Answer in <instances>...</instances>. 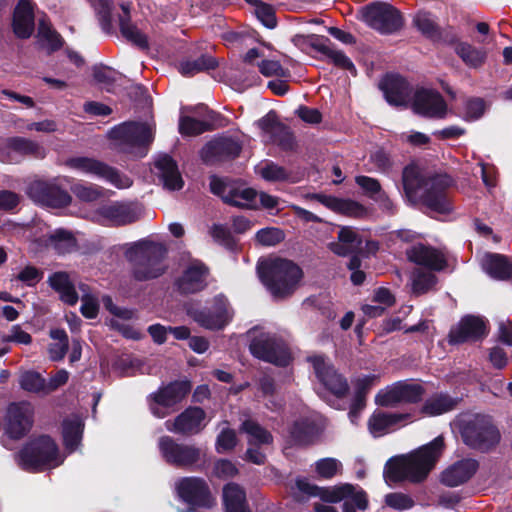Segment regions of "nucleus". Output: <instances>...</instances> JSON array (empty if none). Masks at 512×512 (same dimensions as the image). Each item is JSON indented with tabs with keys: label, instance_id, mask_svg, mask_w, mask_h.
Listing matches in <instances>:
<instances>
[{
	"label": "nucleus",
	"instance_id": "obj_62",
	"mask_svg": "<svg viewBox=\"0 0 512 512\" xmlns=\"http://www.w3.org/2000/svg\"><path fill=\"white\" fill-rule=\"evenodd\" d=\"M257 172L267 181H281L287 178L285 169L272 162L266 163L263 166L257 168Z\"/></svg>",
	"mask_w": 512,
	"mask_h": 512
},
{
	"label": "nucleus",
	"instance_id": "obj_56",
	"mask_svg": "<svg viewBox=\"0 0 512 512\" xmlns=\"http://www.w3.org/2000/svg\"><path fill=\"white\" fill-rule=\"evenodd\" d=\"M413 23L422 34L428 37H433L438 33L435 20L429 12H418L414 16Z\"/></svg>",
	"mask_w": 512,
	"mask_h": 512
},
{
	"label": "nucleus",
	"instance_id": "obj_19",
	"mask_svg": "<svg viewBox=\"0 0 512 512\" xmlns=\"http://www.w3.org/2000/svg\"><path fill=\"white\" fill-rule=\"evenodd\" d=\"M206 413L200 407H188L173 420L165 422V428L172 433L195 435L206 426Z\"/></svg>",
	"mask_w": 512,
	"mask_h": 512
},
{
	"label": "nucleus",
	"instance_id": "obj_18",
	"mask_svg": "<svg viewBox=\"0 0 512 512\" xmlns=\"http://www.w3.org/2000/svg\"><path fill=\"white\" fill-rule=\"evenodd\" d=\"M176 490L178 496L190 505L211 507L215 503L206 482L201 478H182L176 483Z\"/></svg>",
	"mask_w": 512,
	"mask_h": 512
},
{
	"label": "nucleus",
	"instance_id": "obj_45",
	"mask_svg": "<svg viewBox=\"0 0 512 512\" xmlns=\"http://www.w3.org/2000/svg\"><path fill=\"white\" fill-rule=\"evenodd\" d=\"M208 120H198L189 116H181L179 120V132L182 135L194 136L212 129L213 113H208Z\"/></svg>",
	"mask_w": 512,
	"mask_h": 512
},
{
	"label": "nucleus",
	"instance_id": "obj_35",
	"mask_svg": "<svg viewBox=\"0 0 512 512\" xmlns=\"http://www.w3.org/2000/svg\"><path fill=\"white\" fill-rule=\"evenodd\" d=\"M482 268L492 278L506 280L512 276V264L500 254H485L482 258Z\"/></svg>",
	"mask_w": 512,
	"mask_h": 512
},
{
	"label": "nucleus",
	"instance_id": "obj_11",
	"mask_svg": "<svg viewBox=\"0 0 512 512\" xmlns=\"http://www.w3.org/2000/svg\"><path fill=\"white\" fill-rule=\"evenodd\" d=\"M249 349L256 358L278 366H286L290 361L285 343L271 333L253 332Z\"/></svg>",
	"mask_w": 512,
	"mask_h": 512
},
{
	"label": "nucleus",
	"instance_id": "obj_61",
	"mask_svg": "<svg viewBox=\"0 0 512 512\" xmlns=\"http://www.w3.org/2000/svg\"><path fill=\"white\" fill-rule=\"evenodd\" d=\"M256 239L264 246H274L284 239V233L279 228L268 227L259 230L256 234Z\"/></svg>",
	"mask_w": 512,
	"mask_h": 512
},
{
	"label": "nucleus",
	"instance_id": "obj_2",
	"mask_svg": "<svg viewBox=\"0 0 512 512\" xmlns=\"http://www.w3.org/2000/svg\"><path fill=\"white\" fill-rule=\"evenodd\" d=\"M402 182L405 196L410 203L423 202L438 213H448L451 210L450 202L443 193L451 183L448 176L426 178L417 166L409 165L403 170Z\"/></svg>",
	"mask_w": 512,
	"mask_h": 512
},
{
	"label": "nucleus",
	"instance_id": "obj_31",
	"mask_svg": "<svg viewBox=\"0 0 512 512\" xmlns=\"http://www.w3.org/2000/svg\"><path fill=\"white\" fill-rule=\"evenodd\" d=\"M314 198L330 210L345 216L358 218L366 214V208L354 200L324 194H316Z\"/></svg>",
	"mask_w": 512,
	"mask_h": 512
},
{
	"label": "nucleus",
	"instance_id": "obj_37",
	"mask_svg": "<svg viewBox=\"0 0 512 512\" xmlns=\"http://www.w3.org/2000/svg\"><path fill=\"white\" fill-rule=\"evenodd\" d=\"M122 14L119 16V26L122 35L134 45L145 49L148 47L147 37L130 21V4L120 5Z\"/></svg>",
	"mask_w": 512,
	"mask_h": 512
},
{
	"label": "nucleus",
	"instance_id": "obj_1",
	"mask_svg": "<svg viewBox=\"0 0 512 512\" xmlns=\"http://www.w3.org/2000/svg\"><path fill=\"white\" fill-rule=\"evenodd\" d=\"M443 447L444 439L438 436L406 457L390 459L384 470L386 481L388 483L404 480L423 481L438 461Z\"/></svg>",
	"mask_w": 512,
	"mask_h": 512
},
{
	"label": "nucleus",
	"instance_id": "obj_8",
	"mask_svg": "<svg viewBox=\"0 0 512 512\" xmlns=\"http://www.w3.org/2000/svg\"><path fill=\"white\" fill-rule=\"evenodd\" d=\"M114 145L121 152L135 157H144L148 146L153 141V131L150 125L138 122H125L109 132Z\"/></svg>",
	"mask_w": 512,
	"mask_h": 512
},
{
	"label": "nucleus",
	"instance_id": "obj_27",
	"mask_svg": "<svg viewBox=\"0 0 512 512\" xmlns=\"http://www.w3.org/2000/svg\"><path fill=\"white\" fill-rule=\"evenodd\" d=\"M156 174L167 190H180L184 181L179 172L176 162L169 155H160L155 160Z\"/></svg>",
	"mask_w": 512,
	"mask_h": 512
},
{
	"label": "nucleus",
	"instance_id": "obj_51",
	"mask_svg": "<svg viewBox=\"0 0 512 512\" xmlns=\"http://www.w3.org/2000/svg\"><path fill=\"white\" fill-rule=\"evenodd\" d=\"M9 147L20 154L32 155L36 158L45 157V149L37 142L23 137H13L9 140Z\"/></svg>",
	"mask_w": 512,
	"mask_h": 512
},
{
	"label": "nucleus",
	"instance_id": "obj_4",
	"mask_svg": "<svg viewBox=\"0 0 512 512\" xmlns=\"http://www.w3.org/2000/svg\"><path fill=\"white\" fill-rule=\"evenodd\" d=\"M257 269L262 283L275 298L292 294L303 276L297 264L282 258L264 260Z\"/></svg>",
	"mask_w": 512,
	"mask_h": 512
},
{
	"label": "nucleus",
	"instance_id": "obj_25",
	"mask_svg": "<svg viewBox=\"0 0 512 512\" xmlns=\"http://www.w3.org/2000/svg\"><path fill=\"white\" fill-rule=\"evenodd\" d=\"M406 256L409 261L434 271L444 269L447 264L442 252L422 243L407 248Z\"/></svg>",
	"mask_w": 512,
	"mask_h": 512
},
{
	"label": "nucleus",
	"instance_id": "obj_13",
	"mask_svg": "<svg viewBox=\"0 0 512 512\" xmlns=\"http://www.w3.org/2000/svg\"><path fill=\"white\" fill-rule=\"evenodd\" d=\"M141 212L135 203L112 202L93 211L89 219L103 226H122L137 221Z\"/></svg>",
	"mask_w": 512,
	"mask_h": 512
},
{
	"label": "nucleus",
	"instance_id": "obj_49",
	"mask_svg": "<svg viewBox=\"0 0 512 512\" xmlns=\"http://www.w3.org/2000/svg\"><path fill=\"white\" fill-rule=\"evenodd\" d=\"M217 66L215 58L210 55H201L194 60H186L180 63V72L185 76H192L196 73L214 69Z\"/></svg>",
	"mask_w": 512,
	"mask_h": 512
},
{
	"label": "nucleus",
	"instance_id": "obj_39",
	"mask_svg": "<svg viewBox=\"0 0 512 512\" xmlns=\"http://www.w3.org/2000/svg\"><path fill=\"white\" fill-rule=\"evenodd\" d=\"M223 501L226 512H250L245 491L236 483H228L224 486Z\"/></svg>",
	"mask_w": 512,
	"mask_h": 512
},
{
	"label": "nucleus",
	"instance_id": "obj_43",
	"mask_svg": "<svg viewBox=\"0 0 512 512\" xmlns=\"http://www.w3.org/2000/svg\"><path fill=\"white\" fill-rule=\"evenodd\" d=\"M48 245L59 254L70 253L77 247V241L71 231L56 229L48 238Z\"/></svg>",
	"mask_w": 512,
	"mask_h": 512
},
{
	"label": "nucleus",
	"instance_id": "obj_44",
	"mask_svg": "<svg viewBox=\"0 0 512 512\" xmlns=\"http://www.w3.org/2000/svg\"><path fill=\"white\" fill-rule=\"evenodd\" d=\"M420 268H415L410 276L411 289L416 295H421L431 290L437 283L435 274Z\"/></svg>",
	"mask_w": 512,
	"mask_h": 512
},
{
	"label": "nucleus",
	"instance_id": "obj_21",
	"mask_svg": "<svg viewBox=\"0 0 512 512\" xmlns=\"http://www.w3.org/2000/svg\"><path fill=\"white\" fill-rule=\"evenodd\" d=\"M28 194L35 202L50 207L65 206L71 200L70 195L56 184L41 180L30 184Z\"/></svg>",
	"mask_w": 512,
	"mask_h": 512
},
{
	"label": "nucleus",
	"instance_id": "obj_16",
	"mask_svg": "<svg viewBox=\"0 0 512 512\" xmlns=\"http://www.w3.org/2000/svg\"><path fill=\"white\" fill-rule=\"evenodd\" d=\"M34 407L28 401L11 403L7 408L5 433L12 439L24 437L32 428Z\"/></svg>",
	"mask_w": 512,
	"mask_h": 512
},
{
	"label": "nucleus",
	"instance_id": "obj_23",
	"mask_svg": "<svg viewBox=\"0 0 512 512\" xmlns=\"http://www.w3.org/2000/svg\"><path fill=\"white\" fill-rule=\"evenodd\" d=\"M241 151L240 144L228 137H220L208 142L201 150V157L206 163H216L235 158Z\"/></svg>",
	"mask_w": 512,
	"mask_h": 512
},
{
	"label": "nucleus",
	"instance_id": "obj_36",
	"mask_svg": "<svg viewBox=\"0 0 512 512\" xmlns=\"http://www.w3.org/2000/svg\"><path fill=\"white\" fill-rule=\"evenodd\" d=\"M49 285L60 295V299L68 305H75L79 295L66 272H55L48 278Z\"/></svg>",
	"mask_w": 512,
	"mask_h": 512
},
{
	"label": "nucleus",
	"instance_id": "obj_14",
	"mask_svg": "<svg viewBox=\"0 0 512 512\" xmlns=\"http://www.w3.org/2000/svg\"><path fill=\"white\" fill-rule=\"evenodd\" d=\"M161 457L169 464L188 468L196 465L202 457L200 448L191 444L177 443L170 436H161L158 440Z\"/></svg>",
	"mask_w": 512,
	"mask_h": 512
},
{
	"label": "nucleus",
	"instance_id": "obj_28",
	"mask_svg": "<svg viewBox=\"0 0 512 512\" xmlns=\"http://www.w3.org/2000/svg\"><path fill=\"white\" fill-rule=\"evenodd\" d=\"M387 102L394 106H405L410 96L408 82L399 75H388L381 82Z\"/></svg>",
	"mask_w": 512,
	"mask_h": 512
},
{
	"label": "nucleus",
	"instance_id": "obj_24",
	"mask_svg": "<svg viewBox=\"0 0 512 512\" xmlns=\"http://www.w3.org/2000/svg\"><path fill=\"white\" fill-rule=\"evenodd\" d=\"M486 325L482 318L466 316L453 327L449 333V343L459 344L470 340H478L486 336Z\"/></svg>",
	"mask_w": 512,
	"mask_h": 512
},
{
	"label": "nucleus",
	"instance_id": "obj_29",
	"mask_svg": "<svg viewBox=\"0 0 512 512\" xmlns=\"http://www.w3.org/2000/svg\"><path fill=\"white\" fill-rule=\"evenodd\" d=\"M478 462L474 459H462L443 471L441 481L443 484L456 487L468 481L477 471Z\"/></svg>",
	"mask_w": 512,
	"mask_h": 512
},
{
	"label": "nucleus",
	"instance_id": "obj_53",
	"mask_svg": "<svg viewBox=\"0 0 512 512\" xmlns=\"http://www.w3.org/2000/svg\"><path fill=\"white\" fill-rule=\"evenodd\" d=\"M456 53L463 62L470 67L482 65L486 59L484 50L473 47L468 43H460L456 47Z\"/></svg>",
	"mask_w": 512,
	"mask_h": 512
},
{
	"label": "nucleus",
	"instance_id": "obj_30",
	"mask_svg": "<svg viewBox=\"0 0 512 512\" xmlns=\"http://www.w3.org/2000/svg\"><path fill=\"white\" fill-rule=\"evenodd\" d=\"M244 61L248 64L256 65L260 73L265 77H285L287 70L283 68L279 61L267 59L263 49L252 48L245 57Z\"/></svg>",
	"mask_w": 512,
	"mask_h": 512
},
{
	"label": "nucleus",
	"instance_id": "obj_9",
	"mask_svg": "<svg viewBox=\"0 0 512 512\" xmlns=\"http://www.w3.org/2000/svg\"><path fill=\"white\" fill-rule=\"evenodd\" d=\"M359 19L381 34H393L403 26L400 12L385 2H373L359 10Z\"/></svg>",
	"mask_w": 512,
	"mask_h": 512
},
{
	"label": "nucleus",
	"instance_id": "obj_60",
	"mask_svg": "<svg viewBox=\"0 0 512 512\" xmlns=\"http://www.w3.org/2000/svg\"><path fill=\"white\" fill-rule=\"evenodd\" d=\"M237 444L236 432L229 427H224L216 439V451L223 453L232 450Z\"/></svg>",
	"mask_w": 512,
	"mask_h": 512
},
{
	"label": "nucleus",
	"instance_id": "obj_59",
	"mask_svg": "<svg viewBox=\"0 0 512 512\" xmlns=\"http://www.w3.org/2000/svg\"><path fill=\"white\" fill-rule=\"evenodd\" d=\"M93 76L98 84L110 91L119 74L109 67L102 66L94 68Z\"/></svg>",
	"mask_w": 512,
	"mask_h": 512
},
{
	"label": "nucleus",
	"instance_id": "obj_6",
	"mask_svg": "<svg viewBox=\"0 0 512 512\" xmlns=\"http://www.w3.org/2000/svg\"><path fill=\"white\" fill-rule=\"evenodd\" d=\"M299 491L309 497H318L323 502L336 503L344 501L343 512H356V509L365 510L368 500L365 492L352 484H341L333 487H318L306 479L296 482Z\"/></svg>",
	"mask_w": 512,
	"mask_h": 512
},
{
	"label": "nucleus",
	"instance_id": "obj_7",
	"mask_svg": "<svg viewBox=\"0 0 512 512\" xmlns=\"http://www.w3.org/2000/svg\"><path fill=\"white\" fill-rule=\"evenodd\" d=\"M56 443L48 436H41L28 442L17 454L19 466L28 471L52 469L63 462Z\"/></svg>",
	"mask_w": 512,
	"mask_h": 512
},
{
	"label": "nucleus",
	"instance_id": "obj_48",
	"mask_svg": "<svg viewBox=\"0 0 512 512\" xmlns=\"http://www.w3.org/2000/svg\"><path fill=\"white\" fill-rule=\"evenodd\" d=\"M38 37L48 53H52L62 47L63 40L61 36L54 31L44 19L39 21Z\"/></svg>",
	"mask_w": 512,
	"mask_h": 512
},
{
	"label": "nucleus",
	"instance_id": "obj_64",
	"mask_svg": "<svg viewBox=\"0 0 512 512\" xmlns=\"http://www.w3.org/2000/svg\"><path fill=\"white\" fill-rule=\"evenodd\" d=\"M72 191L80 200L86 202H93L102 196V189L95 185L77 184Z\"/></svg>",
	"mask_w": 512,
	"mask_h": 512
},
{
	"label": "nucleus",
	"instance_id": "obj_38",
	"mask_svg": "<svg viewBox=\"0 0 512 512\" xmlns=\"http://www.w3.org/2000/svg\"><path fill=\"white\" fill-rule=\"evenodd\" d=\"M458 399L446 393H436L426 399L422 412L428 416H438L456 408Z\"/></svg>",
	"mask_w": 512,
	"mask_h": 512
},
{
	"label": "nucleus",
	"instance_id": "obj_34",
	"mask_svg": "<svg viewBox=\"0 0 512 512\" xmlns=\"http://www.w3.org/2000/svg\"><path fill=\"white\" fill-rule=\"evenodd\" d=\"M362 238L357 230L352 227H342L338 233V242L330 244L331 250L345 256L360 249Z\"/></svg>",
	"mask_w": 512,
	"mask_h": 512
},
{
	"label": "nucleus",
	"instance_id": "obj_32",
	"mask_svg": "<svg viewBox=\"0 0 512 512\" xmlns=\"http://www.w3.org/2000/svg\"><path fill=\"white\" fill-rule=\"evenodd\" d=\"M13 29L20 38H28L34 29V15L29 0H20L14 11Z\"/></svg>",
	"mask_w": 512,
	"mask_h": 512
},
{
	"label": "nucleus",
	"instance_id": "obj_42",
	"mask_svg": "<svg viewBox=\"0 0 512 512\" xmlns=\"http://www.w3.org/2000/svg\"><path fill=\"white\" fill-rule=\"evenodd\" d=\"M257 192L252 188L236 186L233 191L225 197V203L248 209L257 208Z\"/></svg>",
	"mask_w": 512,
	"mask_h": 512
},
{
	"label": "nucleus",
	"instance_id": "obj_40",
	"mask_svg": "<svg viewBox=\"0 0 512 512\" xmlns=\"http://www.w3.org/2000/svg\"><path fill=\"white\" fill-rule=\"evenodd\" d=\"M239 430L247 435V441L250 445H269L273 442L271 433L252 419L243 421Z\"/></svg>",
	"mask_w": 512,
	"mask_h": 512
},
{
	"label": "nucleus",
	"instance_id": "obj_17",
	"mask_svg": "<svg viewBox=\"0 0 512 512\" xmlns=\"http://www.w3.org/2000/svg\"><path fill=\"white\" fill-rule=\"evenodd\" d=\"M319 382L332 394L342 397L348 391L347 380L337 373L329 359L323 355L308 358Z\"/></svg>",
	"mask_w": 512,
	"mask_h": 512
},
{
	"label": "nucleus",
	"instance_id": "obj_63",
	"mask_svg": "<svg viewBox=\"0 0 512 512\" xmlns=\"http://www.w3.org/2000/svg\"><path fill=\"white\" fill-rule=\"evenodd\" d=\"M95 10L97 12L99 22L101 28L105 32H109L111 30V11H112V3L110 0H98L95 4Z\"/></svg>",
	"mask_w": 512,
	"mask_h": 512
},
{
	"label": "nucleus",
	"instance_id": "obj_54",
	"mask_svg": "<svg viewBox=\"0 0 512 512\" xmlns=\"http://www.w3.org/2000/svg\"><path fill=\"white\" fill-rule=\"evenodd\" d=\"M317 50L328 57L334 65L350 71L353 75L356 74V68L354 64L342 51L333 49L328 43L318 44Z\"/></svg>",
	"mask_w": 512,
	"mask_h": 512
},
{
	"label": "nucleus",
	"instance_id": "obj_57",
	"mask_svg": "<svg viewBox=\"0 0 512 512\" xmlns=\"http://www.w3.org/2000/svg\"><path fill=\"white\" fill-rule=\"evenodd\" d=\"M376 404L392 407L402 403L398 383L380 390L375 397Z\"/></svg>",
	"mask_w": 512,
	"mask_h": 512
},
{
	"label": "nucleus",
	"instance_id": "obj_55",
	"mask_svg": "<svg viewBox=\"0 0 512 512\" xmlns=\"http://www.w3.org/2000/svg\"><path fill=\"white\" fill-rule=\"evenodd\" d=\"M80 292V299L82 301L81 305V313L84 317L88 319H94L98 315L99 311V303L94 294H92L91 289L86 284H79L78 286Z\"/></svg>",
	"mask_w": 512,
	"mask_h": 512
},
{
	"label": "nucleus",
	"instance_id": "obj_46",
	"mask_svg": "<svg viewBox=\"0 0 512 512\" xmlns=\"http://www.w3.org/2000/svg\"><path fill=\"white\" fill-rule=\"evenodd\" d=\"M18 383L20 388L26 392L46 394V380L36 371H21L19 373Z\"/></svg>",
	"mask_w": 512,
	"mask_h": 512
},
{
	"label": "nucleus",
	"instance_id": "obj_26",
	"mask_svg": "<svg viewBox=\"0 0 512 512\" xmlns=\"http://www.w3.org/2000/svg\"><path fill=\"white\" fill-rule=\"evenodd\" d=\"M258 126L263 132L265 140L280 146L282 149H291L293 146V136L289 128L279 123L275 116L267 114L258 121Z\"/></svg>",
	"mask_w": 512,
	"mask_h": 512
},
{
	"label": "nucleus",
	"instance_id": "obj_10",
	"mask_svg": "<svg viewBox=\"0 0 512 512\" xmlns=\"http://www.w3.org/2000/svg\"><path fill=\"white\" fill-rule=\"evenodd\" d=\"M190 390L188 381H173L161 386L148 397L150 412L157 418H165L174 412L175 406L182 402Z\"/></svg>",
	"mask_w": 512,
	"mask_h": 512
},
{
	"label": "nucleus",
	"instance_id": "obj_5",
	"mask_svg": "<svg viewBox=\"0 0 512 512\" xmlns=\"http://www.w3.org/2000/svg\"><path fill=\"white\" fill-rule=\"evenodd\" d=\"M165 255L164 245L149 240L136 242L126 251V258L134 265V277L139 281L161 276L166 269L163 264Z\"/></svg>",
	"mask_w": 512,
	"mask_h": 512
},
{
	"label": "nucleus",
	"instance_id": "obj_15",
	"mask_svg": "<svg viewBox=\"0 0 512 512\" xmlns=\"http://www.w3.org/2000/svg\"><path fill=\"white\" fill-rule=\"evenodd\" d=\"M187 312L201 327L210 330L223 329L233 317V310L222 294L214 297L211 308L203 310L190 308Z\"/></svg>",
	"mask_w": 512,
	"mask_h": 512
},
{
	"label": "nucleus",
	"instance_id": "obj_20",
	"mask_svg": "<svg viewBox=\"0 0 512 512\" xmlns=\"http://www.w3.org/2000/svg\"><path fill=\"white\" fill-rule=\"evenodd\" d=\"M412 108L416 114L434 119H443L448 111L447 104L441 94L430 89L416 91Z\"/></svg>",
	"mask_w": 512,
	"mask_h": 512
},
{
	"label": "nucleus",
	"instance_id": "obj_50",
	"mask_svg": "<svg viewBox=\"0 0 512 512\" xmlns=\"http://www.w3.org/2000/svg\"><path fill=\"white\" fill-rule=\"evenodd\" d=\"M314 471L318 478L329 480L342 474L343 465L340 460L333 457H326L314 463Z\"/></svg>",
	"mask_w": 512,
	"mask_h": 512
},
{
	"label": "nucleus",
	"instance_id": "obj_3",
	"mask_svg": "<svg viewBox=\"0 0 512 512\" xmlns=\"http://www.w3.org/2000/svg\"><path fill=\"white\" fill-rule=\"evenodd\" d=\"M463 443L473 450L488 452L501 440V434L490 415L482 413L460 414L454 421Z\"/></svg>",
	"mask_w": 512,
	"mask_h": 512
},
{
	"label": "nucleus",
	"instance_id": "obj_41",
	"mask_svg": "<svg viewBox=\"0 0 512 512\" xmlns=\"http://www.w3.org/2000/svg\"><path fill=\"white\" fill-rule=\"evenodd\" d=\"M83 433V423L78 416H72L63 422V439L66 448L74 451L79 445Z\"/></svg>",
	"mask_w": 512,
	"mask_h": 512
},
{
	"label": "nucleus",
	"instance_id": "obj_58",
	"mask_svg": "<svg viewBox=\"0 0 512 512\" xmlns=\"http://www.w3.org/2000/svg\"><path fill=\"white\" fill-rule=\"evenodd\" d=\"M402 403L418 402L424 393V389L417 383L398 382Z\"/></svg>",
	"mask_w": 512,
	"mask_h": 512
},
{
	"label": "nucleus",
	"instance_id": "obj_47",
	"mask_svg": "<svg viewBox=\"0 0 512 512\" xmlns=\"http://www.w3.org/2000/svg\"><path fill=\"white\" fill-rule=\"evenodd\" d=\"M50 337L53 342L48 348L49 358L53 361H60L68 350V335L63 329L55 328L50 330Z\"/></svg>",
	"mask_w": 512,
	"mask_h": 512
},
{
	"label": "nucleus",
	"instance_id": "obj_33",
	"mask_svg": "<svg viewBox=\"0 0 512 512\" xmlns=\"http://www.w3.org/2000/svg\"><path fill=\"white\" fill-rule=\"evenodd\" d=\"M410 417V414L404 413H384L375 412L369 419L368 428L374 437L382 436L390 431V429Z\"/></svg>",
	"mask_w": 512,
	"mask_h": 512
},
{
	"label": "nucleus",
	"instance_id": "obj_52",
	"mask_svg": "<svg viewBox=\"0 0 512 512\" xmlns=\"http://www.w3.org/2000/svg\"><path fill=\"white\" fill-rule=\"evenodd\" d=\"M314 437V425L308 420L296 421L290 429V441L296 445L309 444Z\"/></svg>",
	"mask_w": 512,
	"mask_h": 512
},
{
	"label": "nucleus",
	"instance_id": "obj_22",
	"mask_svg": "<svg viewBox=\"0 0 512 512\" xmlns=\"http://www.w3.org/2000/svg\"><path fill=\"white\" fill-rule=\"evenodd\" d=\"M208 268L200 261H192L175 281L177 290L182 294H193L207 286Z\"/></svg>",
	"mask_w": 512,
	"mask_h": 512
},
{
	"label": "nucleus",
	"instance_id": "obj_12",
	"mask_svg": "<svg viewBox=\"0 0 512 512\" xmlns=\"http://www.w3.org/2000/svg\"><path fill=\"white\" fill-rule=\"evenodd\" d=\"M65 165L73 170L103 179L118 189L129 188L132 185V180L128 176L94 158L72 157L65 161Z\"/></svg>",
	"mask_w": 512,
	"mask_h": 512
}]
</instances>
